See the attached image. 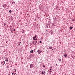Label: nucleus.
Here are the masks:
<instances>
[{
    "instance_id": "obj_1",
    "label": "nucleus",
    "mask_w": 75,
    "mask_h": 75,
    "mask_svg": "<svg viewBox=\"0 0 75 75\" xmlns=\"http://www.w3.org/2000/svg\"><path fill=\"white\" fill-rule=\"evenodd\" d=\"M38 53L39 54H40L42 52L41 50H39L38 51Z\"/></svg>"
},
{
    "instance_id": "obj_2",
    "label": "nucleus",
    "mask_w": 75,
    "mask_h": 75,
    "mask_svg": "<svg viewBox=\"0 0 75 75\" xmlns=\"http://www.w3.org/2000/svg\"><path fill=\"white\" fill-rule=\"evenodd\" d=\"M33 40H37V36H35L34 37H33Z\"/></svg>"
},
{
    "instance_id": "obj_3",
    "label": "nucleus",
    "mask_w": 75,
    "mask_h": 75,
    "mask_svg": "<svg viewBox=\"0 0 75 75\" xmlns=\"http://www.w3.org/2000/svg\"><path fill=\"white\" fill-rule=\"evenodd\" d=\"M2 6L4 8H5L6 7H7V4H4Z\"/></svg>"
},
{
    "instance_id": "obj_4",
    "label": "nucleus",
    "mask_w": 75,
    "mask_h": 75,
    "mask_svg": "<svg viewBox=\"0 0 75 75\" xmlns=\"http://www.w3.org/2000/svg\"><path fill=\"white\" fill-rule=\"evenodd\" d=\"M45 71H42V75H45Z\"/></svg>"
},
{
    "instance_id": "obj_5",
    "label": "nucleus",
    "mask_w": 75,
    "mask_h": 75,
    "mask_svg": "<svg viewBox=\"0 0 75 75\" xmlns=\"http://www.w3.org/2000/svg\"><path fill=\"white\" fill-rule=\"evenodd\" d=\"M33 66H34L33 64H31L30 66V68H32L33 67Z\"/></svg>"
},
{
    "instance_id": "obj_6",
    "label": "nucleus",
    "mask_w": 75,
    "mask_h": 75,
    "mask_svg": "<svg viewBox=\"0 0 75 75\" xmlns=\"http://www.w3.org/2000/svg\"><path fill=\"white\" fill-rule=\"evenodd\" d=\"M11 29L10 31H11V33H13V32H14V31L13 30V28H11Z\"/></svg>"
},
{
    "instance_id": "obj_7",
    "label": "nucleus",
    "mask_w": 75,
    "mask_h": 75,
    "mask_svg": "<svg viewBox=\"0 0 75 75\" xmlns=\"http://www.w3.org/2000/svg\"><path fill=\"white\" fill-rule=\"evenodd\" d=\"M57 20V18L55 16L54 17V18H53V20L54 21H55Z\"/></svg>"
},
{
    "instance_id": "obj_8",
    "label": "nucleus",
    "mask_w": 75,
    "mask_h": 75,
    "mask_svg": "<svg viewBox=\"0 0 75 75\" xmlns=\"http://www.w3.org/2000/svg\"><path fill=\"white\" fill-rule=\"evenodd\" d=\"M68 56V55L66 54H64V56L65 57H67Z\"/></svg>"
},
{
    "instance_id": "obj_9",
    "label": "nucleus",
    "mask_w": 75,
    "mask_h": 75,
    "mask_svg": "<svg viewBox=\"0 0 75 75\" xmlns=\"http://www.w3.org/2000/svg\"><path fill=\"white\" fill-rule=\"evenodd\" d=\"M69 28H70V30H72V28H73V27H72V26H70L69 27Z\"/></svg>"
},
{
    "instance_id": "obj_10",
    "label": "nucleus",
    "mask_w": 75,
    "mask_h": 75,
    "mask_svg": "<svg viewBox=\"0 0 75 75\" xmlns=\"http://www.w3.org/2000/svg\"><path fill=\"white\" fill-rule=\"evenodd\" d=\"M35 42V44H34V45H36V44H37V41H34Z\"/></svg>"
},
{
    "instance_id": "obj_11",
    "label": "nucleus",
    "mask_w": 75,
    "mask_h": 75,
    "mask_svg": "<svg viewBox=\"0 0 75 75\" xmlns=\"http://www.w3.org/2000/svg\"><path fill=\"white\" fill-rule=\"evenodd\" d=\"M42 71H40L39 72V74H42Z\"/></svg>"
},
{
    "instance_id": "obj_12",
    "label": "nucleus",
    "mask_w": 75,
    "mask_h": 75,
    "mask_svg": "<svg viewBox=\"0 0 75 75\" xmlns=\"http://www.w3.org/2000/svg\"><path fill=\"white\" fill-rule=\"evenodd\" d=\"M30 53H33V52H34V51H33V50H32L30 51Z\"/></svg>"
},
{
    "instance_id": "obj_13",
    "label": "nucleus",
    "mask_w": 75,
    "mask_h": 75,
    "mask_svg": "<svg viewBox=\"0 0 75 75\" xmlns=\"http://www.w3.org/2000/svg\"><path fill=\"white\" fill-rule=\"evenodd\" d=\"M3 61V62L4 63V64H2V65H4V64H5V61Z\"/></svg>"
},
{
    "instance_id": "obj_14",
    "label": "nucleus",
    "mask_w": 75,
    "mask_h": 75,
    "mask_svg": "<svg viewBox=\"0 0 75 75\" xmlns=\"http://www.w3.org/2000/svg\"><path fill=\"white\" fill-rule=\"evenodd\" d=\"M72 21H74H74H75V19H72Z\"/></svg>"
},
{
    "instance_id": "obj_15",
    "label": "nucleus",
    "mask_w": 75,
    "mask_h": 75,
    "mask_svg": "<svg viewBox=\"0 0 75 75\" xmlns=\"http://www.w3.org/2000/svg\"><path fill=\"white\" fill-rule=\"evenodd\" d=\"M52 26H53V27H54L55 26V25H54V23H52Z\"/></svg>"
},
{
    "instance_id": "obj_16",
    "label": "nucleus",
    "mask_w": 75,
    "mask_h": 75,
    "mask_svg": "<svg viewBox=\"0 0 75 75\" xmlns=\"http://www.w3.org/2000/svg\"><path fill=\"white\" fill-rule=\"evenodd\" d=\"M50 34H51V35L53 34V32L52 31H51V32L50 33Z\"/></svg>"
},
{
    "instance_id": "obj_17",
    "label": "nucleus",
    "mask_w": 75,
    "mask_h": 75,
    "mask_svg": "<svg viewBox=\"0 0 75 75\" xmlns=\"http://www.w3.org/2000/svg\"><path fill=\"white\" fill-rule=\"evenodd\" d=\"M32 44H35V42L34 41H33L32 42Z\"/></svg>"
},
{
    "instance_id": "obj_18",
    "label": "nucleus",
    "mask_w": 75,
    "mask_h": 75,
    "mask_svg": "<svg viewBox=\"0 0 75 75\" xmlns=\"http://www.w3.org/2000/svg\"><path fill=\"white\" fill-rule=\"evenodd\" d=\"M49 49H52V47L51 46L49 47Z\"/></svg>"
},
{
    "instance_id": "obj_19",
    "label": "nucleus",
    "mask_w": 75,
    "mask_h": 75,
    "mask_svg": "<svg viewBox=\"0 0 75 75\" xmlns=\"http://www.w3.org/2000/svg\"><path fill=\"white\" fill-rule=\"evenodd\" d=\"M25 31L24 30H22V33H24Z\"/></svg>"
},
{
    "instance_id": "obj_20",
    "label": "nucleus",
    "mask_w": 75,
    "mask_h": 75,
    "mask_svg": "<svg viewBox=\"0 0 75 75\" xmlns=\"http://www.w3.org/2000/svg\"><path fill=\"white\" fill-rule=\"evenodd\" d=\"M11 12H12V11H11V10H9V13H11Z\"/></svg>"
},
{
    "instance_id": "obj_21",
    "label": "nucleus",
    "mask_w": 75,
    "mask_h": 75,
    "mask_svg": "<svg viewBox=\"0 0 75 75\" xmlns=\"http://www.w3.org/2000/svg\"><path fill=\"white\" fill-rule=\"evenodd\" d=\"M58 61H59L61 62V59H59L58 60Z\"/></svg>"
},
{
    "instance_id": "obj_22",
    "label": "nucleus",
    "mask_w": 75,
    "mask_h": 75,
    "mask_svg": "<svg viewBox=\"0 0 75 75\" xmlns=\"http://www.w3.org/2000/svg\"><path fill=\"white\" fill-rule=\"evenodd\" d=\"M12 4H15V2H14V1H13L12 2Z\"/></svg>"
},
{
    "instance_id": "obj_23",
    "label": "nucleus",
    "mask_w": 75,
    "mask_h": 75,
    "mask_svg": "<svg viewBox=\"0 0 75 75\" xmlns=\"http://www.w3.org/2000/svg\"><path fill=\"white\" fill-rule=\"evenodd\" d=\"M39 43H40V44H41V43H42V41H40L39 42Z\"/></svg>"
},
{
    "instance_id": "obj_24",
    "label": "nucleus",
    "mask_w": 75,
    "mask_h": 75,
    "mask_svg": "<svg viewBox=\"0 0 75 75\" xmlns=\"http://www.w3.org/2000/svg\"><path fill=\"white\" fill-rule=\"evenodd\" d=\"M53 75H58V74H54Z\"/></svg>"
},
{
    "instance_id": "obj_25",
    "label": "nucleus",
    "mask_w": 75,
    "mask_h": 75,
    "mask_svg": "<svg viewBox=\"0 0 75 75\" xmlns=\"http://www.w3.org/2000/svg\"><path fill=\"white\" fill-rule=\"evenodd\" d=\"M1 64H2H2H4V63H3V62H1Z\"/></svg>"
},
{
    "instance_id": "obj_26",
    "label": "nucleus",
    "mask_w": 75,
    "mask_h": 75,
    "mask_svg": "<svg viewBox=\"0 0 75 75\" xmlns=\"http://www.w3.org/2000/svg\"><path fill=\"white\" fill-rule=\"evenodd\" d=\"M7 68H9V67L8 66H7Z\"/></svg>"
},
{
    "instance_id": "obj_27",
    "label": "nucleus",
    "mask_w": 75,
    "mask_h": 75,
    "mask_svg": "<svg viewBox=\"0 0 75 75\" xmlns=\"http://www.w3.org/2000/svg\"><path fill=\"white\" fill-rule=\"evenodd\" d=\"M6 24L4 23V26H6Z\"/></svg>"
},
{
    "instance_id": "obj_28",
    "label": "nucleus",
    "mask_w": 75,
    "mask_h": 75,
    "mask_svg": "<svg viewBox=\"0 0 75 75\" xmlns=\"http://www.w3.org/2000/svg\"><path fill=\"white\" fill-rule=\"evenodd\" d=\"M6 61H8V58H6Z\"/></svg>"
},
{
    "instance_id": "obj_29",
    "label": "nucleus",
    "mask_w": 75,
    "mask_h": 75,
    "mask_svg": "<svg viewBox=\"0 0 75 75\" xmlns=\"http://www.w3.org/2000/svg\"><path fill=\"white\" fill-rule=\"evenodd\" d=\"M41 7H39V10H41Z\"/></svg>"
},
{
    "instance_id": "obj_30",
    "label": "nucleus",
    "mask_w": 75,
    "mask_h": 75,
    "mask_svg": "<svg viewBox=\"0 0 75 75\" xmlns=\"http://www.w3.org/2000/svg\"><path fill=\"white\" fill-rule=\"evenodd\" d=\"M14 31H16V29H14V30H13Z\"/></svg>"
},
{
    "instance_id": "obj_31",
    "label": "nucleus",
    "mask_w": 75,
    "mask_h": 75,
    "mask_svg": "<svg viewBox=\"0 0 75 75\" xmlns=\"http://www.w3.org/2000/svg\"><path fill=\"white\" fill-rule=\"evenodd\" d=\"M14 72H13L12 73V75H14Z\"/></svg>"
},
{
    "instance_id": "obj_32",
    "label": "nucleus",
    "mask_w": 75,
    "mask_h": 75,
    "mask_svg": "<svg viewBox=\"0 0 75 75\" xmlns=\"http://www.w3.org/2000/svg\"><path fill=\"white\" fill-rule=\"evenodd\" d=\"M45 65H43V67H45Z\"/></svg>"
},
{
    "instance_id": "obj_33",
    "label": "nucleus",
    "mask_w": 75,
    "mask_h": 75,
    "mask_svg": "<svg viewBox=\"0 0 75 75\" xmlns=\"http://www.w3.org/2000/svg\"><path fill=\"white\" fill-rule=\"evenodd\" d=\"M52 68V66H51L50 68H51H51Z\"/></svg>"
},
{
    "instance_id": "obj_34",
    "label": "nucleus",
    "mask_w": 75,
    "mask_h": 75,
    "mask_svg": "<svg viewBox=\"0 0 75 75\" xmlns=\"http://www.w3.org/2000/svg\"><path fill=\"white\" fill-rule=\"evenodd\" d=\"M6 43H7V42H8V41H6Z\"/></svg>"
},
{
    "instance_id": "obj_35",
    "label": "nucleus",
    "mask_w": 75,
    "mask_h": 75,
    "mask_svg": "<svg viewBox=\"0 0 75 75\" xmlns=\"http://www.w3.org/2000/svg\"><path fill=\"white\" fill-rule=\"evenodd\" d=\"M51 32V31L50 30L49 31V33H50Z\"/></svg>"
},
{
    "instance_id": "obj_36",
    "label": "nucleus",
    "mask_w": 75,
    "mask_h": 75,
    "mask_svg": "<svg viewBox=\"0 0 75 75\" xmlns=\"http://www.w3.org/2000/svg\"><path fill=\"white\" fill-rule=\"evenodd\" d=\"M46 26H47V28H48V25H47Z\"/></svg>"
},
{
    "instance_id": "obj_37",
    "label": "nucleus",
    "mask_w": 75,
    "mask_h": 75,
    "mask_svg": "<svg viewBox=\"0 0 75 75\" xmlns=\"http://www.w3.org/2000/svg\"><path fill=\"white\" fill-rule=\"evenodd\" d=\"M33 51H35V49H34V50H33Z\"/></svg>"
},
{
    "instance_id": "obj_38",
    "label": "nucleus",
    "mask_w": 75,
    "mask_h": 75,
    "mask_svg": "<svg viewBox=\"0 0 75 75\" xmlns=\"http://www.w3.org/2000/svg\"><path fill=\"white\" fill-rule=\"evenodd\" d=\"M56 66L58 65V64H56Z\"/></svg>"
},
{
    "instance_id": "obj_39",
    "label": "nucleus",
    "mask_w": 75,
    "mask_h": 75,
    "mask_svg": "<svg viewBox=\"0 0 75 75\" xmlns=\"http://www.w3.org/2000/svg\"><path fill=\"white\" fill-rule=\"evenodd\" d=\"M10 67H12V65H11V66H10Z\"/></svg>"
},
{
    "instance_id": "obj_40",
    "label": "nucleus",
    "mask_w": 75,
    "mask_h": 75,
    "mask_svg": "<svg viewBox=\"0 0 75 75\" xmlns=\"http://www.w3.org/2000/svg\"><path fill=\"white\" fill-rule=\"evenodd\" d=\"M50 24H51V22L50 21Z\"/></svg>"
},
{
    "instance_id": "obj_41",
    "label": "nucleus",
    "mask_w": 75,
    "mask_h": 75,
    "mask_svg": "<svg viewBox=\"0 0 75 75\" xmlns=\"http://www.w3.org/2000/svg\"><path fill=\"white\" fill-rule=\"evenodd\" d=\"M21 44V42H19V44ZM19 44V45H20Z\"/></svg>"
},
{
    "instance_id": "obj_42",
    "label": "nucleus",
    "mask_w": 75,
    "mask_h": 75,
    "mask_svg": "<svg viewBox=\"0 0 75 75\" xmlns=\"http://www.w3.org/2000/svg\"><path fill=\"white\" fill-rule=\"evenodd\" d=\"M42 12V11H43V10H42V11H41Z\"/></svg>"
},
{
    "instance_id": "obj_43",
    "label": "nucleus",
    "mask_w": 75,
    "mask_h": 75,
    "mask_svg": "<svg viewBox=\"0 0 75 75\" xmlns=\"http://www.w3.org/2000/svg\"><path fill=\"white\" fill-rule=\"evenodd\" d=\"M28 60L30 59V58H28Z\"/></svg>"
},
{
    "instance_id": "obj_44",
    "label": "nucleus",
    "mask_w": 75,
    "mask_h": 75,
    "mask_svg": "<svg viewBox=\"0 0 75 75\" xmlns=\"http://www.w3.org/2000/svg\"><path fill=\"white\" fill-rule=\"evenodd\" d=\"M50 72H52V71H51V70H50Z\"/></svg>"
},
{
    "instance_id": "obj_45",
    "label": "nucleus",
    "mask_w": 75,
    "mask_h": 75,
    "mask_svg": "<svg viewBox=\"0 0 75 75\" xmlns=\"http://www.w3.org/2000/svg\"><path fill=\"white\" fill-rule=\"evenodd\" d=\"M14 71H16V69H14Z\"/></svg>"
},
{
    "instance_id": "obj_46",
    "label": "nucleus",
    "mask_w": 75,
    "mask_h": 75,
    "mask_svg": "<svg viewBox=\"0 0 75 75\" xmlns=\"http://www.w3.org/2000/svg\"><path fill=\"white\" fill-rule=\"evenodd\" d=\"M54 50H56V49H55V48H54Z\"/></svg>"
},
{
    "instance_id": "obj_47",
    "label": "nucleus",
    "mask_w": 75,
    "mask_h": 75,
    "mask_svg": "<svg viewBox=\"0 0 75 75\" xmlns=\"http://www.w3.org/2000/svg\"><path fill=\"white\" fill-rule=\"evenodd\" d=\"M51 70H52L51 69H50V71H51Z\"/></svg>"
},
{
    "instance_id": "obj_48",
    "label": "nucleus",
    "mask_w": 75,
    "mask_h": 75,
    "mask_svg": "<svg viewBox=\"0 0 75 75\" xmlns=\"http://www.w3.org/2000/svg\"><path fill=\"white\" fill-rule=\"evenodd\" d=\"M46 31H47V32L48 31V30H46Z\"/></svg>"
},
{
    "instance_id": "obj_49",
    "label": "nucleus",
    "mask_w": 75,
    "mask_h": 75,
    "mask_svg": "<svg viewBox=\"0 0 75 75\" xmlns=\"http://www.w3.org/2000/svg\"><path fill=\"white\" fill-rule=\"evenodd\" d=\"M52 50H54V49H52Z\"/></svg>"
},
{
    "instance_id": "obj_50",
    "label": "nucleus",
    "mask_w": 75,
    "mask_h": 75,
    "mask_svg": "<svg viewBox=\"0 0 75 75\" xmlns=\"http://www.w3.org/2000/svg\"><path fill=\"white\" fill-rule=\"evenodd\" d=\"M16 75V73H15V74H14V75Z\"/></svg>"
}]
</instances>
